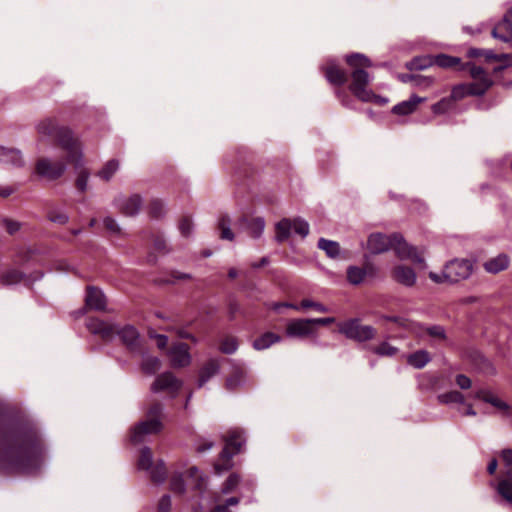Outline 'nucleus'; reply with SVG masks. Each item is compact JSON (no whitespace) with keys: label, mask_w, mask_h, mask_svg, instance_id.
<instances>
[{"label":"nucleus","mask_w":512,"mask_h":512,"mask_svg":"<svg viewBox=\"0 0 512 512\" xmlns=\"http://www.w3.org/2000/svg\"><path fill=\"white\" fill-rule=\"evenodd\" d=\"M44 458L43 445L33 431H21L0 423V470L31 474Z\"/></svg>","instance_id":"f257e3e1"},{"label":"nucleus","mask_w":512,"mask_h":512,"mask_svg":"<svg viewBox=\"0 0 512 512\" xmlns=\"http://www.w3.org/2000/svg\"><path fill=\"white\" fill-rule=\"evenodd\" d=\"M345 61L352 69L349 90L353 95L362 102H383L384 100L380 96L375 95L368 89L371 77L369 73L365 71V68L372 66L371 60L364 54L352 53L346 55Z\"/></svg>","instance_id":"f03ea898"},{"label":"nucleus","mask_w":512,"mask_h":512,"mask_svg":"<svg viewBox=\"0 0 512 512\" xmlns=\"http://www.w3.org/2000/svg\"><path fill=\"white\" fill-rule=\"evenodd\" d=\"M163 406L159 403L153 404L147 413V419L138 423L132 430L131 441L135 444L144 441L145 437L159 433L162 428Z\"/></svg>","instance_id":"7ed1b4c3"},{"label":"nucleus","mask_w":512,"mask_h":512,"mask_svg":"<svg viewBox=\"0 0 512 512\" xmlns=\"http://www.w3.org/2000/svg\"><path fill=\"white\" fill-rule=\"evenodd\" d=\"M224 441L225 446L220 453L219 460L214 464L217 474H222L232 467V457L241 451L245 438L241 430L232 429L228 432Z\"/></svg>","instance_id":"20e7f679"},{"label":"nucleus","mask_w":512,"mask_h":512,"mask_svg":"<svg viewBox=\"0 0 512 512\" xmlns=\"http://www.w3.org/2000/svg\"><path fill=\"white\" fill-rule=\"evenodd\" d=\"M338 332L347 339L359 343L368 342L375 338L376 329L371 325L361 324L359 318H350L337 324Z\"/></svg>","instance_id":"39448f33"},{"label":"nucleus","mask_w":512,"mask_h":512,"mask_svg":"<svg viewBox=\"0 0 512 512\" xmlns=\"http://www.w3.org/2000/svg\"><path fill=\"white\" fill-rule=\"evenodd\" d=\"M138 469L148 471L151 480L156 484H162L167 477L165 464L162 460L153 464V455L149 447H143L138 460Z\"/></svg>","instance_id":"423d86ee"},{"label":"nucleus","mask_w":512,"mask_h":512,"mask_svg":"<svg viewBox=\"0 0 512 512\" xmlns=\"http://www.w3.org/2000/svg\"><path fill=\"white\" fill-rule=\"evenodd\" d=\"M275 230V240L278 243H282L289 238L292 230L302 238H305L309 234L310 228L307 221L297 217L293 220L289 218H283L276 224Z\"/></svg>","instance_id":"0eeeda50"},{"label":"nucleus","mask_w":512,"mask_h":512,"mask_svg":"<svg viewBox=\"0 0 512 512\" xmlns=\"http://www.w3.org/2000/svg\"><path fill=\"white\" fill-rule=\"evenodd\" d=\"M58 144L67 151L68 161L75 163V166L81 165L82 154L80 146L72 131L68 127L59 126L54 137Z\"/></svg>","instance_id":"6e6552de"},{"label":"nucleus","mask_w":512,"mask_h":512,"mask_svg":"<svg viewBox=\"0 0 512 512\" xmlns=\"http://www.w3.org/2000/svg\"><path fill=\"white\" fill-rule=\"evenodd\" d=\"M473 265L467 259H455L447 263L443 269V277L449 283L466 280L472 274Z\"/></svg>","instance_id":"1a4fd4ad"},{"label":"nucleus","mask_w":512,"mask_h":512,"mask_svg":"<svg viewBox=\"0 0 512 512\" xmlns=\"http://www.w3.org/2000/svg\"><path fill=\"white\" fill-rule=\"evenodd\" d=\"M286 336L289 338H308L316 337L317 330L313 326L311 319H292L286 325Z\"/></svg>","instance_id":"9d476101"},{"label":"nucleus","mask_w":512,"mask_h":512,"mask_svg":"<svg viewBox=\"0 0 512 512\" xmlns=\"http://www.w3.org/2000/svg\"><path fill=\"white\" fill-rule=\"evenodd\" d=\"M181 387L182 381L172 372L167 371L156 377L155 381L151 385V391L153 393L167 392L174 397Z\"/></svg>","instance_id":"9b49d317"},{"label":"nucleus","mask_w":512,"mask_h":512,"mask_svg":"<svg viewBox=\"0 0 512 512\" xmlns=\"http://www.w3.org/2000/svg\"><path fill=\"white\" fill-rule=\"evenodd\" d=\"M396 255L400 259H410L416 264H424V259L418 253L415 247L410 246L401 234H392V246Z\"/></svg>","instance_id":"f8f14e48"},{"label":"nucleus","mask_w":512,"mask_h":512,"mask_svg":"<svg viewBox=\"0 0 512 512\" xmlns=\"http://www.w3.org/2000/svg\"><path fill=\"white\" fill-rule=\"evenodd\" d=\"M118 324L107 322L99 318H92L87 322L88 330L100 336L104 341L110 342L117 335Z\"/></svg>","instance_id":"ddd939ff"},{"label":"nucleus","mask_w":512,"mask_h":512,"mask_svg":"<svg viewBox=\"0 0 512 512\" xmlns=\"http://www.w3.org/2000/svg\"><path fill=\"white\" fill-rule=\"evenodd\" d=\"M114 204L123 215L133 217L140 212L143 200L139 194H133L115 198Z\"/></svg>","instance_id":"4468645a"},{"label":"nucleus","mask_w":512,"mask_h":512,"mask_svg":"<svg viewBox=\"0 0 512 512\" xmlns=\"http://www.w3.org/2000/svg\"><path fill=\"white\" fill-rule=\"evenodd\" d=\"M66 164L62 161L51 162L48 158L39 159L36 164L37 173L50 180H56L63 175Z\"/></svg>","instance_id":"2eb2a0df"},{"label":"nucleus","mask_w":512,"mask_h":512,"mask_svg":"<svg viewBox=\"0 0 512 512\" xmlns=\"http://www.w3.org/2000/svg\"><path fill=\"white\" fill-rule=\"evenodd\" d=\"M475 398L482 400L485 403L492 405L499 412L502 413L503 416L512 417V406L507 402L499 398L496 394H494L490 390L481 389L476 392Z\"/></svg>","instance_id":"dca6fc26"},{"label":"nucleus","mask_w":512,"mask_h":512,"mask_svg":"<svg viewBox=\"0 0 512 512\" xmlns=\"http://www.w3.org/2000/svg\"><path fill=\"white\" fill-rule=\"evenodd\" d=\"M117 336L120 337L121 342L131 352L140 351V334L138 330L132 325H125L118 327Z\"/></svg>","instance_id":"f3484780"},{"label":"nucleus","mask_w":512,"mask_h":512,"mask_svg":"<svg viewBox=\"0 0 512 512\" xmlns=\"http://www.w3.org/2000/svg\"><path fill=\"white\" fill-rule=\"evenodd\" d=\"M171 366L174 368L186 367L191 363L189 346L186 343L173 345L169 350Z\"/></svg>","instance_id":"a211bd4d"},{"label":"nucleus","mask_w":512,"mask_h":512,"mask_svg":"<svg viewBox=\"0 0 512 512\" xmlns=\"http://www.w3.org/2000/svg\"><path fill=\"white\" fill-rule=\"evenodd\" d=\"M368 249L373 254H380L391 249L392 235L387 236L383 233H372L368 238Z\"/></svg>","instance_id":"6ab92c4d"},{"label":"nucleus","mask_w":512,"mask_h":512,"mask_svg":"<svg viewBox=\"0 0 512 512\" xmlns=\"http://www.w3.org/2000/svg\"><path fill=\"white\" fill-rule=\"evenodd\" d=\"M86 306L89 309L96 311H105L106 310V297L102 290L94 287L88 286L87 293L85 297Z\"/></svg>","instance_id":"aec40b11"},{"label":"nucleus","mask_w":512,"mask_h":512,"mask_svg":"<svg viewBox=\"0 0 512 512\" xmlns=\"http://www.w3.org/2000/svg\"><path fill=\"white\" fill-rule=\"evenodd\" d=\"M392 278L406 287H412L416 283V273L412 268L404 265L394 267Z\"/></svg>","instance_id":"412c9836"},{"label":"nucleus","mask_w":512,"mask_h":512,"mask_svg":"<svg viewBox=\"0 0 512 512\" xmlns=\"http://www.w3.org/2000/svg\"><path fill=\"white\" fill-rule=\"evenodd\" d=\"M491 36L502 42L509 43L512 41V21L504 17L499 21L491 31Z\"/></svg>","instance_id":"4be33fe9"},{"label":"nucleus","mask_w":512,"mask_h":512,"mask_svg":"<svg viewBox=\"0 0 512 512\" xmlns=\"http://www.w3.org/2000/svg\"><path fill=\"white\" fill-rule=\"evenodd\" d=\"M29 282L28 276L16 268H9L0 274V285L13 286Z\"/></svg>","instance_id":"5701e85b"},{"label":"nucleus","mask_w":512,"mask_h":512,"mask_svg":"<svg viewBox=\"0 0 512 512\" xmlns=\"http://www.w3.org/2000/svg\"><path fill=\"white\" fill-rule=\"evenodd\" d=\"M495 490L497 494L508 504L512 505V473L507 471L505 477L498 480Z\"/></svg>","instance_id":"b1692460"},{"label":"nucleus","mask_w":512,"mask_h":512,"mask_svg":"<svg viewBox=\"0 0 512 512\" xmlns=\"http://www.w3.org/2000/svg\"><path fill=\"white\" fill-rule=\"evenodd\" d=\"M240 226L247 229L249 235L252 238H259L265 228V221L262 217H256L252 219L243 218L239 222Z\"/></svg>","instance_id":"393cba45"},{"label":"nucleus","mask_w":512,"mask_h":512,"mask_svg":"<svg viewBox=\"0 0 512 512\" xmlns=\"http://www.w3.org/2000/svg\"><path fill=\"white\" fill-rule=\"evenodd\" d=\"M425 99L418 97L417 95H412L408 100L402 101L395 105L392 108V112L396 115H409L413 113L418 104L423 102Z\"/></svg>","instance_id":"a878e982"},{"label":"nucleus","mask_w":512,"mask_h":512,"mask_svg":"<svg viewBox=\"0 0 512 512\" xmlns=\"http://www.w3.org/2000/svg\"><path fill=\"white\" fill-rule=\"evenodd\" d=\"M327 81L333 85L341 86L346 83L347 75L344 70L335 64H329L324 68Z\"/></svg>","instance_id":"bb28decb"},{"label":"nucleus","mask_w":512,"mask_h":512,"mask_svg":"<svg viewBox=\"0 0 512 512\" xmlns=\"http://www.w3.org/2000/svg\"><path fill=\"white\" fill-rule=\"evenodd\" d=\"M0 161L14 167H21L24 164L20 150L5 147H0Z\"/></svg>","instance_id":"cd10ccee"},{"label":"nucleus","mask_w":512,"mask_h":512,"mask_svg":"<svg viewBox=\"0 0 512 512\" xmlns=\"http://www.w3.org/2000/svg\"><path fill=\"white\" fill-rule=\"evenodd\" d=\"M509 266V257L506 254H499L494 258L487 260L483 267L486 272L497 274Z\"/></svg>","instance_id":"c85d7f7f"},{"label":"nucleus","mask_w":512,"mask_h":512,"mask_svg":"<svg viewBox=\"0 0 512 512\" xmlns=\"http://www.w3.org/2000/svg\"><path fill=\"white\" fill-rule=\"evenodd\" d=\"M220 370L219 362L216 359H210L199 372L198 387L201 388L207 383L213 376L218 374Z\"/></svg>","instance_id":"c756f323"},{"label":"nucleus","mask_w":512,"mask_h":512,"mask_svg":"<svg viewBox=\"0 0 512 512\" xmlns=\"http://www.w3.org/2000/svg\"><path fill=\"white\" fill-rule=\"evenodd\" d=\"M494 82L491 78H485L482 82L475 81L465 84L466 91L469 96H483L492 86Z\"/></svg>","instance_id":"7c9ffc66"},{"label":"nucleus","mask_w":512,"mask_h":512,"mask_svg":"<svg viewBox=\"0 0 512 512\" xmlns=\"http://www.w3.org/2000/svg\"><path fill=\"white\" fill-rule=\"evenodd\" d=\"M59 125L55 118H45L36 125L38 134L42 137H54Z\"/></svg>","instance_id":"2f4dec72"},{"label":"nucleus","mask_w":512,"mask_h":512,"mask_svg":"<svg viewBox=\"0 0 512 512\" xmlns=\"http://www.w3.org/2000/svg\"><path fill=\"white\" fill-rule=\"evenodd\" d=\"M281 341V337L273 332H266L253 341L255 350H264Z\"/></svg>","instance_id":"473e14b6"},{"label":"nucleus","mask_w":512,"mask_h":512,"mask_svg":"<svg viewBox=\"0 0 512 512\" xmlns=\"http://www.w3.org/2000/svg\"><path fill=\"white\" fill-rule=\"evenodd\" d=\"M317 246L331 259H337L340 257L341 247L336 241L320 238Z\"/></svg>","instance_id":"72a5a7b5"},{"label":"nucleus","mask_w":512,"mask_h":512,"mask_svg":"<svg viewBox=\"0 0 512 512\" xmlns=\"http://www.w3.org/2000/svg\"><path fill=\"white\" fill-rule=\"evenodd\" d=\"M430 361L431 356L426 350H418L407 356V363L416 369H422Z\"/></svg>","instance_id":"f704fd0d"},{"label":"nucleus","mask_w":512,"mask_h":512,"mask_svg":"<svg viewBox=\"0 0 512 512\" xmlns=\"http://www.w3.org/2000/svg\"><path fill=\"white\" fill-rule=\"evenodd\" d=\"M287 307L294 309V310H306V309H313L320 313H327L329 312V308L325 306L324 304L320 302L313 301L309 298L302 299L299 305L295 304H285Z\"/></svg>","instance_id":"c9c22d12"},{"label":"nucleus","mask_w":512,"mask_h":512,"mask_svg":"<svg viewBox=\"0 0 512 512\" xmlns=\"http://www.w3.org/2000/svg\"><path fill=\"white\" fill-rule=\"evenodd\" d=\"M433 65V56L425 55L414 57L412 60L405 64L408 70L421 71L425 70Z\"/></svg>","instance_id":"e433bc0d"},{"label":"nucleus","mask_w":512,"mask_h":512,"mask_svg":"<svg viewBox=\"0 0 512 512\" xmlns=\"http://www.w3.org/2000/svg\"><path fill=\"white\" fill-rule=\"evenodd\" d=\"M461 64L459 57L450 56L447 54H438L433 56V65H437L441 68H452Z\"/></svg>","instance_id":"4c0bfd02"},{"label":"nucleus","mask_w":512,"mask_h":512,"mask_svg":"<svg viewBox=\"0 0 512 512\" xmlns=\"http://www.w3.org/2000/svg\"><path fill=\"white\" fill-rule=\"evenodd\" d=\"M161 368V361L154 356H143L141 370L146 375H153Z\"/></svg>","instance_id":"58836bf2"},{"label":"nucleus","mask_w":512,"mask_h":512,"mask_svg":"<svg viewBox=\"0 0 512 512\" xmlns=\"http://www.w3.org/2000/svg\"><path fill=\"white\" fill-rule=\"evenodd\" d=\"M119 165L120 164L118 160L111 159L102 167L101 170L98 171L97 175L101 179L109 181L119 169Z\"/></svg>","instance_id":"ea45409f"},{"label":"nucleus","mask_w":512,"mask_h":512,"mask_svg":"<svg viewBox=\"0 0 512 512\" xmlns=\"http://www.w3.org/2000/svg\"><path fill=\"white\" fill-rule=\"evenodd\" d=\"M231 220L227 215L221 216L218 220V228L220 230V238L224 240H234V233L230 228Z\"/></svg>","instance_id":"a19ab883"},{"label":"nucleus","mask_w":512,"mask_h":512,"mask_svg":"<svg viewBox=\"0 0 512 512\" xmlns=\"http://www.w3.org/2000/svg\"><path fill=\"white\" fill-rule=\"evenodd\" d=\"M464 69H468L469 70L470 76L475 81H481L482 82L485 78H491L482 67L476 66L473 63L469 62V63H466L465 65H462L460 67V70H464Z\"/></svg>","instance_id":"79ce46f5"},{"label":"nucleus","mask_w":512,"mask_h":512,"mask_svg":"<svg viewBox=\"0 0 512 512\" xmlns=\"http://www.w3.org/2000/svg\"><path fill=\"white\" fill-rule=\"evenodd\" d=\"M437 399L442 404H450V403H459L463 404L465 402V398L462 393L458 391H449L443 394H439Z\"/></svg>","instance_id":"37998d69"},{"label":"nucleus","mask_w":512,"mask_h":512,"mask_svg":"<svg viewBox=\"0 0 512 512\" xmlns=\"http://www.w3.org/2000/svg\"><path fill=\"white\" fill-rule=\"evenodd\" d=\"M366 276V271L362 268L356 267V266H350L347 269V279L349 283L353 285H358L362 283Z\"/></svg>","instance_id":"c03bdc74"},{"label":"nucleus","mask_w":512,"mask_h":512,"mask_svg":"<svg viewBox=\"0 0 512 512\" xmlns=\"http://www.w3.org/2000/svg\"><path fill=\"white\" fill-rule=\"evenodd\" d=\"M372 353L378 356L392 357L398 352V348L390 345L388 342H381L379 345L371 348Z\"/></svg>","instance_id":"a18cd8bd"},{"label":"nucleus","mask_w":512,"mask_h":512,"mask_svg":"<svg viewBox=\"0 0 512 512\" xmlns=\"http://www.w3.org/2000/svg\"><path fill=\"white\" fill-rule=\"evenodd\" d=\"M453 107V103L449 97H444L440 101L432 105L431 109L434 114L442 115L450 111Z\"/></svg>","instance_id":"49530a36"},{"label":"nucleus","mask_w":512,"mask_h":512,"mask_svg":"<svg viewBox=\"0 0 512 512\" xmlns=\"http://www.w3.org/2000/svg\"><path fill=\"white\" fill-rule=\"evenodd\" d=\"M149 215L153 218H161L165 214V206L161 200L154 199L149 203Z\"/></svg>","instance_id":"de8ad7c7"},{"label":"nucleus","mask_w":512,"mask_h":512,"mask_svg":"<svg viewBox=\"0 0 512 512\" xmlns=\"http://www.w3.org/2000/svg\"><path fill=\"white\" fill-rule=\"evenodd\" d=\"M244 380V372L237 369L230 377L226 379V388L228 390H235L239 387Z\"/></svg>","instance_id":"09e8293b"},{"label":"nucleus","mask_w":512,"mask_h":512,"mask_svg":"<svg viewBox=\"0 0 512 512\" xmlns=\"http://www.w3.org/2000/svg\"><path fill=\"white\" fill-rule=\"evenodd\" d=\"M238 349V341L234 337L225 338L220 345V351L224 354H233Z\"/></svg>","instance_id":"8fccbe9b"},{"label":"nucleus","mask_w":512,"mask_h":512,"mask_svg":"<svg viewBox=\"0 0 512 512\" xmlns=\"http://www.w3.org/2000/svg\"><path fill=\"white\" fill-rule=\"evenodd\" d=\"M47 217L51 222L61 225L66 224L69 220V216L66 213L56 209L49 210L47 213Z\"/></svg>","instance_id":"3c124183"},{"label":"nucleus","mask_w":512,"mask_h":512,"mask_svg":"<svg viewBox=\"0 0 512 512\" xmlns=\"http://www.w3.org/2000/svg\"><path fill=\"white\" fill-rule=\"evenodd\" d=\"M189 477L195 480L194 487L196 489L199 491H203L205 489V479L197 467H191L189 469Z\"/></svg>","instance_id":"603ef678"},{"label":"nucleus","mask_w":512,"mask_h":512,"mask_svg":"<svg viewBox=\"0 0 512 512\" xmlns=\"http://www.w3.org/2000/svg\"><path fill=\"white\" fill-rule=\"evenodd\" d=\"M239 482H240V477L238 474H236V473L230 474L229 477L226 479L225 483L223 484L222 493L228 494V493L232 492L237 487Z\"/></svg>","instance_id":"864d4df0"},{"label":"nucleus","mask_w":512,"mask_h":512,"mask_svg":"<svg viewBox=\"0 0 512 512\" xmlns=\"http://www.w3.org/2000/svg\"><path fill=\"white\" fill-rule=\"evenodd\" d=\"M466 89L467 88H465V84L455 85L452 88L451 94L449 96V99H451L452 103L459 101V100L465 98L466 96H469Z\"/></svg>","instance_id":"5fc2aeb1"},{"label":"nucleus","mask_w":512,"mask_h":512,"mask_svg":"<svg viewBox=\"0 0 512 512\" xmlns=\"http://www.w3.org/2000/svg\"><path fill=\"white\" fill-rule=\"evenodd\" d=\"M240 502V499L238 497H230L228 498L224 504H219L215 506L211 512H230L229 507L230 506H236Z\"/></svg>","instance_id":"6e6d98bb"},{"label":"nucleus","mask_w":512,"mask_h":512,"mask_svg":"<svg viewBox=\"0 0 512 512\" xmlns=\"http://www.w3.org/2000/svg\"><path fill=\"white\" fill-rule=\"evenodd\" d=\"M170 488L176 493H183L185 491V484L181 475H174L171 478Z\"/></svg>","instance_id":"4d7b16f0"},{"label":"nucleus","mask_w":512,"mask_h":512,"mask_svg":"<svg viewBox=\"0 0 512 512\" xmlns=\"http://www.w3.org/2000/svg\"><path fill=\"white\" fill-rule=\"evenodd\" d=\"M2 223L10 235H14L21 228V223L12 219L4 218Z\"/></svg>","instance_id":"13d9d810"},{"label":"nucleus","mask_w":512,"mask_h":512,"mask_svg":"<svg viewBox=\"0 0 512 512\" xmlns=\"http://www.w3.org/2000/svg\"><path fill=\"white\" fill-rule=\"evenodd\" d=\"M179 230L183 236H190L193 230V223L191 219L184 217L179 223Z\"/></svg>","instance_id":"bf43d9fd"},{"label":"nucleus","mask_w":512,"mask_h":512,"mask_svg":"<svg viewBox=\"0 0 512 512\" xmlns=\"http://www.w3.org/2000/svg\"><path fill=\"white\" fill-rule=\"evenodd\" d=\"M88 178H89L88 171L82 170L79 173V175H78V177L76 179V187L81 192H84L87 189Z\"/></svg>","instance_id":"052dcab7"},{"label":"nucleus","mask_w":512,"mask_h":512,"mask_svg":"<svg viewBox=\"0 0 512 512\" xmlns=\"http://www.w3.org/2000/svg\"><path fill=\"white\" fill-rule=\"evenodd\" d=\"M428 335L434 338L445 339V329L440 325L430 326L426 329Z\"/></svg>","instance_id":"680f3d73"},{"label":"nucleus","mask_w":512,"mask_h":512,"mask_svg":"<svg viewBox=\"0 0 512 512\" xmlns=\"http://www.w3.org/2000/svg\"><path fill=\"white\" fill-rule=\"evenodd\" d=\"M103 223L105 228L111 233L119 234L121 232V229L114 218L107 216L104 218Z\"/></svg>","instance_id":"e2e57ef3"},{"label":"nucleus","mask_w":512,"mask_h":512,"mask_svg":"<svg viewBox=\"0 0 512 512\" xmlns=\"http://www.w3.org/2000/svg\"><path fill=\"white\" fill-rule=\"evenodd\" d=\"M486 60L490 61H500L502 58H507L508 60H512V54H495L493 50L491 49H485L484 55Z\"/></svg>","instance_id":"0e129e2a"},{"label":"nucleus","mask_w":512,"mask_h":512,"mask_svg":"<svg viewBox=\"0 0 512 512\" xmlns=\"http://www.w3.org/2000/svg\"><path fill=\"white\" fill-rule=\"evenodd\" d=\"M157 512H171V498L169 495H164L159 501Z\"/></svg>","instance_id":"69168bd1"},{"label":"nucleus","mask_w":512,"mask_h":512,"mask_svg":"<svg viewBox=\"0 0 512 512\" xmlns=\"http://www.w3.org/2000/svg\"><path fill=\"white\" fill-rule=\"evenodd\" d=\"M153 247L159 253H167L169 251V249L167 248L165 240L162 237H160V236H157L154 239Z\"/></svg>","instance_id":"338daca9"},{"label":"nucleus","mask_w":512,"mask_h":512,"mask_svg":"<svg viewBox=\"0 0 512 512\" xmlns=\"http://www.w3.org/2000/svg\"><path fill=\"white\" fill-rule=\"evenodd\" d=\"M456 384L461 388V389H469L471 387V380L470 378H468L466 375L464 374H458L456 376Z\"/></svg>","instance_id":"774afa93"}]
</instances>
